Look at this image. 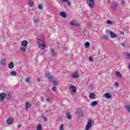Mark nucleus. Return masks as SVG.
<instances>
[{
  "label": "nucleus",
  "instance_id": "nucleus-50",
  "mask_svg": "<svg viewBox=\"0 0 130 130\" xmlns=\"http://www.w3.org/2000/svg\"><path fill=\"white\" fill-rule=\"evenodd\" d=\"M128 69H130V63L128 64Z\"/></svg>",
  "mask_w": 130,
  "mask_h": 130
},
{
  "label": "nucleus",
  "instance_id": "nucleus-42",
  "mask_svg": "<svg viewBox=\"0 0 130 130\" xmlns=\"http://www.w3.org/2000/svg\"><path fill=\"white\" fill-rule=\"evenodd\" d=\"M67 2V4L68 5V6L69 7H71V2H70V1H69V0H68L67 1H66Z\"/></svg>",
  "mask_w": 130,
  "mask_h": 130
},
{
  "label": "nucleus",
  "instance_id": "nucleus-16",
  "mask_svg": "<svg viewBox=\"0 0 130 130\" xmlns=\"http://www.w3.org/2000/svg\"><path fill=\"white\" fill-rule=\"evenodd\" d=\"M60 16H61V17H62L63 18H67V17H68V16L67 15V14H66L64 12H60Z\"/></svg>",
  "mask_w": 130,
  "mask_h": 130
},
{
  "label": "nucleus",
  "instance_id": "nucleus-37",
  "mask_svg": "<svg viewBox=\"0 0 130 130\" xmlns=\"http://www.w3.org/2000/svg\"><path fill=\"white\" fill-rule=\"evenodd\" d=\"M20 50H21V51H23V52H26V49L24 47L21 48Z\"/></svg>",
  "mask_w": 130,
  "mask_h": 130
},
{
  "label": "nucleus",
  "instance_id": "nucleus-48",
  "mask_svg": "<svg viewBox=\"0 0 130 130\" xmlns=\"http://www.w3.org/2000/svg\"><path fill=\"white\" fill-rule=\"evenodd\" d=\"M61 2H63V3H64L66 2H68V0H61Z\"/></svg>",
  "mask_w": 130,
  "mask_h": 130
},
{
  "label": "nucleus",
  "instance_id": "nucleus-7",
  "mask_svg": "<svg viewBox=\"0 0 130 130\" xmlns=\"http://www.w3.org/2000/svg\"><path fill=\"white\" fill-rule=\"evenodd\" d=\"M69 89L71 90L72 92H74V93H76L77 92V87L74 85H71L69 87Z\"/></svg>",
  "mask_w": 130,
  "mask_h": 130
},
{
  "label": "nucleus",
  "instance_id": "nucleus-49",
  "mask_svg": "<svg viewBox=\"0 0 130 130\" xmlns=\"http://www.w3.org/2000/svg\"><path fill=\"white\" fill-rule=\"evenodd\" d=\"M121 34H124V31H121Z\"/></svg>",
  "mask_w": 130,
  "mask_h": 130
},
{
  "label": "nucleus",
  "instance_id": "nucleus-43",
  "mask_svg": "<svg viewBox=\"0 0 130 130\" xmlns=\"http://www.w3.org/2000/svg\"><path fill=\"white\" fill-rule=\"evenodd\" d=\"M53 85H56V84H57V83H56V81L55 80H53L52 81Z\"/></svg>",
  "mask_w": 130,
  "mask_h": 130
},
{
  "label": "nucleus",
  "instance_id": "nucleus-15",
  "mask_svg": "<svg viewBox=\"0 0 130 130\" xmlns=\"http://www.w3.org/2000/svg\"><path fill=\"white\" fill-rule=\"evenodd\" d=\"M110 35L111 38H115V37H116V34H115V33H114L113 31H110Z\"/></svg>",
  "mask_w": 130,
  "mask_h": 130
},
{
  "label": "nucleus",
  "instance_id": "nucleus-1",
  "mask_svg": "<svg viewBox=\"0 0 130 130\" xmlns=\"http://www.w3.org/2000/svg\"><path fill=\"white\" fill-rule=\"evenodd\" d=\"M38 42V46L41 49H44L45 47H46L45 45V42L43 40V39H38L37 40Z\"/></svg>",
  "mask_w": 130,
  "mask_h": 130
},
{
  "label": "nucleus",
  "instance_id": "nucleus-31",
  "mask_svg": "<svg viewBox=\"0 0 130 130\" xmlns=\"http://www.w3.org/2000/svg\"><path fill=\"white\" fill-rule=\"evenodd\" d=\"M89 61H90L91 62H93L94 61V60L93 59V57L92 56H89L88 58Z\"/></svg>",
  "mask_w": 130,
  "mask_h": 130
},
{
  "label": "nucleus",
  "instance_id": "nucleus-12",
  "mask_svg": "<svg viewBox=\"0 0 130 130\" xmlns=\"http://www.w3.org/2000/svg\"><path fill=\"white\" fill-rule=\"evenodd\" d=\"M66 117L68 118V119H69L71 120L72 119V115H71V113L70 112H68L66 113Z\"/></svg>",
  "mask_w": 130,
  "mask_h": 130
},
{
  "label": "nucleus",
  "instance_id": "nucleus-8",
  "mask_svg": "<svg viewBox=\"0 0 130 130\" xmlns=\"http://www.w3.org/2000/svg\"><path fill=\"white\" fill-rule=\"evenodd\" d=\"M21 46L23 47H27L28 46V41H23L21 43Z\"/></svg>",
  "mask_w": 130,
  "mask_h": 130
},
{
  "label": "nucleus",
  "instance_id": "nucleus-38",
  "mask_svg": "<svg viewBox=\"0 0 130 130\" xmlns=\"http://www.w3.org/2000/svg\"><path fill=\"white\" fill-rule=\"evenodd\" d=\"M42 118L43 119L44 121H47V118L45 116H43Z\"/></svg>",
  "mask_w": 130,
  "mask_h": 130
},
{
  "label": "nucleus",
  "instance_id": "nucleus-40",
  "mask_svg": "<svg viewBox=\"0 0 130 130\" xmlns=\"http://www.w3.org/2000/svg\"><path fill=\"white\" fill-rule=\"evenodd\" d=\"M52 90L53 92H55V91H56V87H53L52 88Z\"/></svg>",
  "mask_w": 130,
  "mask_h": 130
},
{
  "label": "nucleus",
  "instance_id": "nucleus-32",
  "mask_svg": "<svg viewBox=\"0 0 130 130\" xmlns=\"http://www.w3.org/2000/svg\"><path fill=\"white\" fill-rule=\"evenodd\" d=\"M38 9H39V10H43V6H42V5H41V4H39V6H38Z\"/></svg>",
  "mask_w": 130,
  "mask_h": 130
},
{
  "label": "nucleus",
  "instance_id": "nucleus-21",
  "mask_svg": "<svg viewBox=\"0 0 130 130\" xmlns=\"http://www.w3.org/2000/svg\"><path fill=\"white\" fill-rule=\"evenodd\" d=\"M31 104H29V103L26 102L25 110L27 111V110H28V108H30V107H31Z\"/></svg>",
  "mask_w": 130,
  "mask_h": 130
},
{
  "label": "nucleus",
  "instance_id": "nucleus-18",
  "mask_svg": "<svg viewBox=\"0 0 130 130\" xmlns=\"http://www.w3.org/2000/svg\"><path fill=\"white\" fill-rule=\"evenodd\" d=\"M34 21L35 23H36V24H38V23H39V22H40V20H39V18L34 17Z\"/></svg>",
  "mask_w": 130,
  "mask_h": 130
},
{
  "label": "nucleus",
  "instance_id": "nucleus-45",
  "mask_svg": "<svg viewBox=\"0 0 130 130\" xmlns=\"http://www.w3.org/2000/svg\"><path fill=\"white\" fill-rule=\"evenodd\" d=\"M121 5H124V1H122L121 2Z\"/></svg>",
  "mask_w": 130,
  "mask_h": 130
},
{
  "label": "nucleus",
  "instance_id": "nucleus-19",
  "mask_svg": "<svg viewBox=\"0 0 130 130\" xmlns=\"http://www.w3.org/2000/svg\"><path fill=\"white\" fill-rule=\"evenodd\" d=\"M14 66H15V64L13 62H11L9 63L8 67L9 69H13L14 68Z\"/></svg>",
  "mask_w": 130,
  "mask_h": 130
},
{
  "label": "nucleus",
  "instance_id": "nucleus-44",
  "mask_svg": "<svg viewBox=\"0 0 130 130\" xmlns=\"http://www.w3.org/2000/svg\"><path fill=\"white\" fill-rule=\"evenodd\" d=\"M22 126V125L21 124H18L17 125V127L19 128V127H21Z\"/></svg>",
  "mask_w": 130,
  "mask_h": 130
},
{
  "label": "nucleus",
  "instance_id": "nucleus-54",
  "mask_svg": "<svg viewBox=\"0 0 130 130\" xmlns=\"http://www.w3.org/2000/svg\"><path fill=\"white\" fill-rule=\"evenodd\" d=\"M108 2H109V3H110V0H108Z\"/></svg>",
  "mask_w": 130,
  "mask_h": 130
},
{
  "label": "nucleus",
  "instance_id": "nucleus-10",
  "mask_svg": "<svg viewBox=\"0 0 130 130\" xmlns=\"http://www.w3.org/2000/svg\"><path fill=\"white\" fill-rule=\"evenodd\" d=\"M6 98V93L3 92L0 93V100L3 101Z\"/></svg>",
  "mask_w": 130,
  "mask_h": 130
},
{
  "label": "nucleus",
  "instance_id": "nucleus-25",
  "mask_svg": "<svg viewBox=\"0 0 130 130\" xmlns=\"http://www.w3.org/2000/svg\"><path fill=\"white\" fill-rule=\"evenodd\" d=\"M84 47L86 48H89V47H90V43H89V42L85 43V44L84 45Z\"/></svg>",
  "mask_w": 130,
  "mask_h": 130
},
{
  "label": "nucleus",
  "instance_id": "nucleus-14",
  "mask_svg": "<svg viewBox=\"0 0 130 130\" xmlns=\"http://www.w3.org/2000/svg\"><path fill=\"white\" fill-rule=\"evenodd\" d=\"M115 76L117 77V78H119V79H121V74H120V72L117 71L115 72Z\"/></svg>",
  "mask_w": 130,
  "mask_h": 130
},
{
  "label": "nucleus",
  "instance_id": "nucleus-27",
  "mask_svg": "<svg viewBox=\"0 0 130 130\" xmlns=\"http://www.w3.org/2000/svg\"><path fill=\"white\" fill-rule=\"evenodd\" d=\"M98 104V102L97 101H93L91 103L92 106H96Z\"/></svg>",
  "mask_w": 130,
  "mask_h": 130
},
{
  "label": "nucleus",
  "instance_id": "nucleus-35",
  "mask_svg": "<svg viewBox=\"0 0 130 130\" xmlns=\"http://www.w3.org/2000/svg\"><path fill=\"white\" fill-rule=\"evenodd\" d=\"M25 82H26V83H30V77H27L25 79Z\"/></svg>",
  "mask_w": 130,
  "mask_h": 130
},
{
  "label": "nucleus",
  "instance_id": "nucleus-36",
  "mask_svg": "<svg viewBox=\"0 0 130 130\" xmlns=\"http://www.w3.org/2000/svg\"><path fill=\"white\" fill-rule=\"evenodd\" d=\"M126 108L127 109V111L130 113V105L126 106Z\"/></svg>",
  "mask_w": 130,
  "mask_h": 130
},
{
  "label": "nucleus",
  "instance_id": "nucleus-46",
  "mask_svg": "<svg viewBox=\"0 0 130 130\" xmlns=\"http://www.w3.org/2000/svg\"><path fill=\"white\" fill-rule=\"evenodd\" d=\"M121 45H122V47H125V44H124V43H122Z\"/></svg>",
  "mask_w": 130,
  "mask_h": 130
},
{
  "label": "nucleus",
  "instance_id": "nucleus-22",
  "mask_svg": "<svg viewBox=\"0 0 130 130\" xmlns=\"http://www.w3.org/2000/svg\"><path fill=\"white\" fill-rule=\"evenodd\" d=\"M124 56H125V57H126V58H127L128 59H130V54L129 53H125Z\"/></svg>",
  "mask_w": 130,
  "mask_h": 130
},
{
  "label": "nucleus",
  "instance_id": "nucleus-20",
  "mask_svg": "<svg viewBox=\"0 0 130 130\" xmlns=\"http://www.w3.org/2000/svg\"><path fill=\"white\" fill-rule=\"evenodd\" d=\"M78 115L79 116H83L84 115V111H80L77 112Z\"/></svg>",
  "mask_w": 130,
  "mask_h": 130
},
{
  "label": "nucleus",
  "instance_id": "nucleus-4",
  "mask_svg": "<svg viewBox=\"0 0 130 130\" xmlns=\"http://www.w3.org/2000/svg\"><path fill=\"white\" fill-rule=\"evenodd\" d=\"M103 97H105L106 99H111L112 98V94L110 93H106L103 95Z\"/></svg>",
  "mask_w": 130,
  "mask_h": 130
},
{
  "label": "nucleus",
  "instance_id": "nucleus-9",
  "mask_svg": "<svg viewBox=\"0 0 130 130\" xmlns=\"http://www.w3.org/2000/svg\"><path fill=\"white\" fill-rule=\"evenodd\" d=\"M45 76L46 77H47V78L48 79V80H49V81H51V80H52L53 79L52 76H51V74H50V73H46Z\"/></svg>",
  "mask_w": 130,
  "mask_h": 130
},
{
  "label": "nucleus",
  "instance_id": "nucleus-41",
  "mask_svg": "<svg viewBox=\"0 0 130 130\" xmlns=\"http://www.w3.org/2000/svg\"><path fill=\"white\" fill-rule=\"evenodd\" d=\"M107 24H112V21H111L110 20H108V21H107Z\"/></svg>",
  "mask_w": 130,
  "mask_h": 130
},
{
  "label": "nucleus",
  "instance_id": "nucleus-26",
  "mask_svg": "<svg viewBox=\"0 0 130 130\" xmlns=\"http://www.w3.org/2000/svg\"><path fill=\"white\" fill-rule=\"evenodd\" d=\"M6 59L3 58L1 60V64H3V66H5L6 64Z\"/></svg>",
  "mask_w": 130,
  "mask_h": 130
},
{
  "label": "nucleus",
  "instance_id": "nucleus-5",
  "mask_svg": "<svg viewBox=\"0 0 130 130\" xmlns=\"http://www.w3.org/2000/svg\"><path fill=\"white\" fill-rule=\"evenodd\" d=\"M118 6V4L116 2H113L112 3V9L115 11L116 10V8H117V6Z\"/></svg>",
  "mask_w": 130,
  "mask_h": 130
},
{
  "label": "nucleus",
  "instance_id": "nucleus-34",
  "mask_svg": "<svg viewBox=\"0 0 130 130\" xmlns=\"http://www.w3.org/2000/svg\"><path fill=\"white\" fill-rule=\"evenodd\" d=\"M114 86H115V87H117V88H118V87H119V84H118V82H115L114 83Z\"/></svg>",
  "mask_w": 130,
  "mask_h": 130
},
{
  "label": "nucleus",
  "instance_id": "nucleus-11",
  "mask_svg": "<svg viewBox=\"0 0 130 130\" xmlns=\"http://www.w3.org/2000/svg\"><path fill=\"white\" fill-rule=\"evenodd\" d=\"M78 77H79V74L78 73V71L75 72L72 74V78H73V79H77Z\"/></svg>",
  "mask_w": 130,
  "mask_h": 130
},
{
  "label": "nucleus",
  "instance_id": "nucleus-13",
  "mask_svg": "<svg viewBox=\"0 0 130 130\" xmlns=\"http://www.w3.org/2000/svg\"><path fill=\"white\" fill-rule=\"evenodd\" d=\"M6 99L9 100V99H11L12 98V95H11V93L10 92H8V93L6 94Z\"/></svg>",
  "mask_w": 130,
  "mask_h": 130
},
{
  "label": "nucleus",
  "instance_id": "nucleus-3",
  "mask_svg": "<svg viewBox=\"0 0 130 130\" xmlns=\"http://www.w3.org/2000/svg\"><path fill=\"white\" fill-rule=\"evenodd\" d=\"M87 2L90 8H94V0H87Z\"/></svg>",
  "mask_w": 130,
  "mask_h": 130
},
{
  "label": "nucleus",
  "instance_id": "nucleus-33",
  "mask_svg": "<svg viewBox=\"0 0 130 130\" xmlns=\"http://www.w3.org/2000/svg\"><path fill=\"white\" fill-rule=\"evenodd\" d=\"M11 76H16L17 75V73L15 71H12L11 73Z\"/></svg>",
  "mask_w": 130,
  "mask_h": 130
},
{
  "label": "nucleus",
  "instance_id": "nucleus-51",
  "mask_svg": "<svg viewBox=\"0 0 130 130\" xmlns=\"http://www.w3.org/2000/svg\"><path fill=\"white\" fill-rule=\"evenodd\" d=\"M38 82H40V79H38Z\"/></svg>",
  "mask_w": 130,
  "mask_h": 130
},
{
  "label": "nucleus",
  "instance_id": "nucleus-24",
  "mask_svg": "<svg viewBox=\"0 0 130 130\" xmlns=\"http://www.w3.org/2000/svg\"><path fill=\"white\" fill-rule=\"evenodd\" d=\"M50 53L52 56H54V55H55V52L54 51V50L53 49H51Z\"/></svg>",
  "mask_w": 130,
  "mask_h": 130
},
{
  "label": "nucleus",
  "instance_id": "nucleus-28",
  "mask_svg": "<svg viewBox=\"0 0 130 130\" xmlns=\"http://www.w3.org/2000/svg\"><path fill=\"white\" fill-rule=\"evenodd\" d=\"M102 38L104 40H108V36L106 35H103Z\"/></svg>",
  "mask_w": 130,
  "mask_h": 130
},
{
  "label": "nucleus",
  "instance_id": "nucleus-47",
  "mask_svg": "<svg viewBox=\"0 0 130 130\" xmlns=\"http://www.w3.org/2000/svg\"><path fill=\"white\" fill-rule=\"evenodd\" d=\"M46 101H48V102H49V101H50V98L47 99Z\"/></svg>",
  "mask_w": 130,
  "mask_h": 130
},
{
  "label": "nucleus",
  "instance_id": "nucleus-39",
  "mask_svg": "<svg viewBox=\"0 0 130 130\" xmlns=\"http://www.w3.org/2000/svg\"><path fill=\"white\" fill-rule=\"evenodd\" d=\"M59 130H64V129H63V124H62L60 126Z\"/></svg>",
  "mask_w": 130,
  "mask_h": 130
},
{
  "label": "nucleus",
  "instance_id": "nucleus-53",
  "mask_svg": "<svg viewBox=\"0 0 130 130\" xmlns=\"http://www.w3.org/2000/svg\"><path fill=\"white\" fill-rule=\"evenodd\" d=\"M54 109V107H52V110Z\"/></svg>",
  "mask_w": 130,
  "mask_h": 130
},
{
  "label": "nucleus",
  "instance_id": "nucleus-17",
  "mask_svg": "<svg viewBox=\"0 0 130 130\" xmlns=\"http://www.w3.org/2000/svg\"><path fill=\"white\" fill-rule=\"evenodd\" d=\"M14 121V120H13V118H9L7 120V123L8 124L11 125L12 123H13Z\"/></svg>",
  "mask_w": 130,
  "mask_h": 130
},
{
  "label": "nucleus",
  "instance_id": "nucleus-30",
  "mask_svg": "<svg viewBox=\"0 0 130 130\" xmlns=\"http://www.w3.org/2000/svg\"><path fill=\"white\" fill-rule=\"evenodd\" d=\"M37 130H41L42 129V126L41 125L39 124L37 127Z\"/></svg>",
  "mask_w": 130,
  "mask_h": 130
},
{
  "label": "nucleus",
  "instance_id": "nucleus-52",
  "mask_svg": "<svg viewBox=\"0 0 130 130\" xmlns=\"http://www.w3.org/2000/svg\"><path fill=\"white\" fill-rule=\"evenodd\" d=\"M98 55L100 54V52L98 51Z\"/></svg>",
  "mask_w": 130,
  "mask_h": 130
},
{
  "label": "nucleus",
  "instance_id": "nucleus-23",
  "mask_svg": "<svg viewBox=\"0 0 130 130\" xmlns=\"http://www.w3.org/2000/svg\"><path fill=\"white\" fill-rule=\"evenodd\" d=\"M89 98L90 99H94V98H95V94H94L93 93H90Z\"/></svg>",
  "mask_w": 130,
  "mask_h": 130
},
{
  "label": "nucleus",
  "instance_id": "nucleus-29",
  "mask_svg": "<svg viewBox=\"0 0 130 130\" xmlns=\"http://www.w3.org/2000/svg\"><path fill=\"white\" fill-rule=\"evenodd\" d=\"M28 5L30 7H33V6H34V3L30 1L29 2Z\"/></svg>",
  "mask_w": 130,
  "mask_h": 130
},
{
  "label": "nucleus",
  "instance_id": "nucleus-2",
  "mask_svg": "<svg viewBox=\"0 0 130 130\" xmlns=\"http://www.w3.org/2000/svg\"><path fill=\"white\" fill-rule=\"evenodd\" d=\"M93 123H94V121L93 120L89 119L87 122V124L85 127V129L86 130L90 129L92 127V124H93Z\"/></svg>",
  "mask_w": 130,
  "mask_h": 130
},
{
  "label": "nucleus",
  "instance_id": "nucleus-6",
  "mask_svg": "<svg viewBox=\"0 0 130 130\" xmlns=\"http://www.w3.org/2000/svg\"><path fill=\"white\" fill-rule=\"evenodd\" d=\"M70 24L72 25V26H80V24L78 23V22H77L75 20H72L71 22H70Z\"/></svg>",
  "mask_w": 130,
  "mask_h": 130
}]
</instances>
